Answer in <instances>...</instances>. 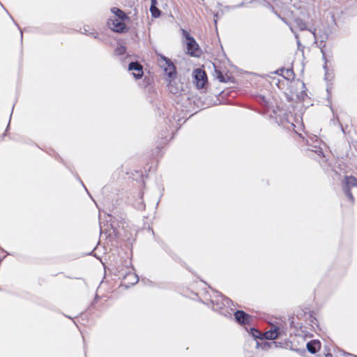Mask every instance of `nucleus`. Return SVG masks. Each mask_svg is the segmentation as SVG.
Returning a JSON list of instances; mask_svg holds the SVG:
<instances>
[{"label": "nucleus", "mask_w": 357, "mask_h": 357, "mask_svg": "<svg viewBox=\"0 0 357 357\" xmlns=\"http://www.w3.org/2000/svg\"><path fill=\"white\" fill-rule=\"evenodd\" d=\"M211 303L213 304V310L218 312L221 314H223L225 317H230L231 314V309H229L230 303L231 301L228 298L223 296L222 295H219L216 296L215 299L211 300Z\"/></svg>", "instance_id": "obj_1"}, {"label": "nucleus", "mask_w": 357, "mask_h": 357, "mask_svg": "<svg viewBox=\"0 0 357 357\" xmlns=\"http://www.w3.org/2000/svg\"><path fill=\"white\" fill-rule=\"evenodd\" d=\"M158 63L159 66L163 69L165 74L167 76V79L176 77V67L169 59L162 54H158Z\"/></svg>", "instance_id": "obj_2"}, {"label": "nucleus", "mask_w": 357, "mask_h": 357, "mask_svg": "<svg viewBox=\"0 0 357 357\" xmlns=\"http://www.w3.org/2000/svg\"><path fill=\"white\" fill-rule=\"evenodd\" d=\"M353 190H357V178L354 176H345L343 181V190L348 199L354 203Z\"/></svg>", "instance_id": "obj_3"}, {"label": "nucleus", "mask_w": 357, "mask_h": 357, "mask_svg": "<svg viewBox=\"0 0 357 357\" xmlns=\"http://www.w3.org/2000/svg\"><path fill=\"white\" fill-rule=\"evenodd\" d=\"M306 143L309 146L308 149L310 151L315 153L320 157L324 156L323 150L321 147L322 142L317 136L309 137L306 140Z\"/></svg>", "instance_id": "obj_4"}, {"label": "nucleus", "mask_w": 357, "mask_h": 357, "mask_svg": "<svg viewBox=\"0 0 357 357\" xmlns=\"http://www.w3.org/2000/svg\"><path fill=\"white\" fill-rule=\"evenodd\" d=\"M125 18H118L116 17H112L107 21L108 27L114 32L121 33L126 29V24L124 23Z\"/></svg>", "instance_id": "obj_5"}, {"label": "nucleus", "mask_w": 357, "mask_h": 357, "mask_svg": "<svg viewBox=\"0 0 357 357\" xmlns=\"http://www.w3.org/2000/svg\"><path fill=\"white\" fill-rule=\"evenodd\" d=\"M195 83L198 89H203L207 82V76L204 70L197 68L193 72Z\"/></svg>", "instance_id": "obj_6"}, {"label": "nucleus", "mask_w": 357, "mask_h": 357, "mask_svg": "<svg viewBox=\"0 0 357 357\" xmlns=\"http://www.w3.org/2000/svg\"><path fill=\"white\" fill-rule=\"evenodd\" d=\"M284 334V331L279 327L272 325L271 328L263 333V340H273Z\"/></svg>", "instance_id": "obj_7"}, {"label": "nucleus", "mask_w": 357, "mask_h": 357, "mask_svg": "<svg viewBox=\"0 0 357 357\" xmlns=\"http://www.w3.org/2000/svg\"><path fill=\"white\" fill-rule=\"evenodd\" d=\"M167 80V87L170 93L178 94L183 91V83L176 79V77L169 78Z\"/></svg>", "instance_id": "obj_8"}, {"label": "nucleus", "mask_w": 357, "mask_h": 357, "mask_svg": "<svg viewBox=\"0 0 357 357\" xmlns=\"http://www.w3.org/2000/svg\"><path fill=\"white\" fill-rule=\"evenodd\" d=\"M129 71H135L132 75L135 79H139L143 75L142 65L138 62H131L128 65Z\"/></svg>", "instance_id": "obj_9"}, {"label": "nucleus", "mask_w": 357, "mask_h": 357, "mask_svg": "<svg viewBox=\"0 0 357 357\" xmlns=\"http://www.w3.org/2000/svg\"><path fill=\"white\" fill-rule=\"evenodd\" d=\"M234 317L239 324H247L251 321V317L243 310H237L234 313Z\"/></svg>", "instance_id": "obj_10"}, {"label": "nucleus", "mask_w": 357, "mask_h": 357, "mask_svg": "<svg viewBox=\"0 0 357 357\" xmlns=\"http://www.w3.org/2000/svg\"><path fill=\"white\" fill-rule=\"evenodd\" d=\"M121 275L123 277V279L127 281V283L130 285H134L139 281L137 275L131 271L126 273H122L120 274V276Z\"/></svg>", "instance_id": "obj_11"}, {"label": "nucleus", "mask_w": 357, "mask_h": 357, "mask_svg": "<svg viewBox=\"0 0 357 357\" xmlns=\"http://www.w3.org/2000/svg\"><path fill=\"white\" fill-rule=\"evenodd\" d=\"M321 347V343L319 340H311L306 344L307 351L311 354H315Z\"/></svg>", "instance_id": "obj_12"}, {"label": "nucleus", "mask_w": 357, "mask_h": 357, "mask_svg": "<svg viewBox=\"0 0 357 357\" xmlns=\"http://www.w3.org/2000/svg\"><path fill=\"white\" fill-rule=\"evenodd\" d=\"M187 49L190 55L193 56L195 54V51L198 49V44L194 38L187 40Z\"/></svg>", "instance_id": "obj_13"}, {"label": "nucleus", "mask_w": 357, "mask_h": 357, "mask_svg": "<svg viewBox=\"0 0 357 357\" xmlns=\"http://www.w3.org/2000/svg\"><path fill=\"white\" fill-rule=\"evenodd\" d=\"M156 4V0H151L150 11L152 17L154 18L159 17L161 13L160 10L157 8Z\"/></svg>", "instance_id": "obj_14"}, {"label": "nucleus", "mask_w": 357, "mask_h": 357, "mask_svg": "<svg viewBox=\"0 0 357 357\" xmlns=\"http://www.w3.org/2000/svg\"><path fill=\"white\" fill-rule=\"evenodd\" d=\"M215 72L216 73V77L220 82L226 83L229 81V77L227 75H224L220 70L215 68Z\"/></svg>", "instance_id": "obj_15"}, {"label": "nucleus", "mask_w": 357, "mask_h": 357, "mask_svg": "<svg viewBox=\"0 0 357 357\" xmlns=\"http://www.w3.org/2000/svg\"><path fill=\"white\" fill-rule=\"evenodd\" d=\"M111 12L114 14V17H116L118 18H126V14L121 9L114 7L111 8Z\"/></svg>", "instance_id": "obj_16"}, {"label": "nucleus", "mask_w": 357, "mask_h": 357, "mask_svg": "<svg viewBox=\"0 0 357 357\" xmlns=\"http://www.w3.org/2000/svg\"><path fill=\"white\" fill-rule=\"evenodd\" d=\"M250 333L252 335V336L256 340V339H260L263 340V333L259 331V330L252 328H250Z\"/></svg>", "instance_id": "obj_17"}, {"label": "nucleus", "mask_w": 357, "mask_h": 357, "mask_svg": "<svg viewBox=\"0 0 357 357\" xmlns=\"http://www.w3.org/2000/svg\"><path fill=\"white\" fill-rule=\"evenodd\" d=\"M296 27H298L301 31L307 29L306 23L301 19L297 18L294 20Z\"/></svg>", "instance_id": "obj_18"}, {"label": "nucleus", "mask_w": 357, "mask_h": 357, "mask_svg": "<svg viewBox=\"0 0 357 357\" xmlns=\"http://www.w3.org/2000/svg\"><path fill=\"white\" fill-rule=\"evenodd\" d=\"M82 33L86 35L92 36L94 38L99 39L98 35L93 31H91L89 26H84L82 29Z\"/></svg>", "instance_id": "obj_19"}, {"label": "nucleus", "mask_w": 357, "mask_h": 357, "mask_svg": "<svg viewBox=\"0 0 357 357\" xmlns=\"http://www.w3.org/2000/svg\"><path fill=\"white\" fill-rule=\"evenodd\" d=\"M282 76L287 79H293L294 77V71L291 69H284L282 70Z\"/></svg>", "instance_id": "obj_20"}, {"label": "nucleus", "mask_w": 357, "mask_h": 357, "mask_svg": "<svg viewBox=\"0 0 357 357\" xmlns=\"http://www.w3.org/2000/svg\"><path fill=\"white\" fill-rule=\"evenodd\" d=\"M273 344H276V342H264L261 343V344H260L259 342H257V341L256 342V347L257 348L261 347V348L265 350L268 349Z\"/></svg>", "instance_id": "obj_21"}, {"label": "nucleus", "mask_w": 357, "mask_h": 357, "mask_svg": "<svg viewBox=\"0 0 357 357\" xmlns=\"http://www.w3.org/2000/svg\"><path fill=\"white\" fill-rule=\"evenodd\" d=\"M126 48L123 45H118L115 49V54L116 55H123L126 53Z\"/></svg>", "instance_id": "obj_22"}, {"label": "nucleus", "mask_w": 357, "mask_h": 357, "mask_svg": "<svg viewBox=\"0 0 357 357\" xmlns=\"http://www.w3.org/2000/svg\"><path fill=\"white\" fill-rule=\"evenodd\" d=\"M182 35L183 38H185L186 41L190 40L193 37H192L190 33L185 29H181Z\"/></svg>", "instance_id": "obj_23"}, {"label": "nucleus", "mask_w": 357, "mask_h": 357, "mask_svg": "<svg viewBox=\"0 0 357 357\" xmlns=\"http://www.w3.org/2000/svg\"><path fill=\"white\" fill-rule=\"evenodd\" d=\"M321 52H322V55H323V59L325 61V64L324 66V68L326 70L327 69V61H326V54L324 52V51L321 50Z\"/></svg>", "instance_id": "obj_24"}, {"label": "nucleus", "mask_w": 357, "mask_h": 357, "mask_svg": "<svg viewBox=\"0 0 357 357\" xmlns=\"http://www.w3.org/2000/svg\"><path fill=\"white\" fill-rule=\"evenodd\" d=\"M290 29H291V32H293L295 34V38L297 39V44H298V45H300L301 43H300V41L298 40V34L295 33L294 29L291 26H290Z\"/></svg>", "instance_id": "obj_25"}, {"label": "nucleus", "mask_w": 357, "mask_h": 357, "mask_svg": "<svg viewBox=\"0 0 357 357\" xmlns=\"http://www.w3.org/2000/svg\"><path fill=\"white\" fill-rule=\"evenodd\" d=\"M309 31L313 34L314 38H316L315 30L309 29Z\"/></svg>", "instance_id": "obj_26"}, {"label": "nucleus", "mask_w": 357, "mask_h": 357, "mask_svg": "<svg viewBox=\"0 0 357 357\" xmlns=\"http://www.w3.org/2000/svg\"><path fill=\"white\" fill-rule=\"evenodd\" d=\"M325 357H333V354L331 353H327L325 354Z\"/></svg>", "instance_id": "obj_27"}, {"label": "nucleus", "mask_w": 357, "mask_h": 357, "mask_svg": "<svg viewBox=\"0 0 357 357\" xmlns=\"http://www.w3.org/2000/svg\"><path fill=\"white\" fill-rule=\"evenodd\" d=\"M214 17H215V19H214V22H215V24H216V23H217V20H216V18L218 17V14H217V13L214 15Z\"/></svg>", "instance_id": "obj_28"}, {"label": "nucleus", "mask_w": 357, "mask_h": 357, "mask_svg": "<svg viewBox=\"0 0 357 357\" xmlns=\"http://www.w3.org/2000/svg\"><path fill=\"white\" fill-rule=\"evenodd\" d=\"M281 20H282V21H283L286 24H287L288 26H290V25L289 24V23H288V22H287L284 18H282V17H281Z\"/></svg>", "instance_id": "obj_29"}, {"label": "nucleus", "mask_w": 357, "mask_h": 357, "mask_svg": "<svg viewBox=\"0 0 357 357\" xmlns=\"http://www.w3.org/2000/svg\"><path fill=\"white\" fill-rule=\"evenodd\" d=\"M341 130H342V131L344 133L345 132H344V128H343V126H342V125H341Z\"/></svg>", "instance_id": "obj_30"}, {"label": "nucleus", "mask_w": 357, "mask_h": 357, "mask_svg": "<svg viewBox=\"0 0 357 357\" xmlns=\"http://www.w3.org/2000/svg\"><path fill=\"white\" fill-rule=\"evenodd\" d=\"M22 36H23V33H22V32L21 31V38H22Z\"/></svg>", "instance_id": "obj_31"}]
</instances>
